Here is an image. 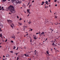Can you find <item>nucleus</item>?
I'll return each mask as SVG.
<instances>
[{"label":"nucleus","mask_w":60,"mask_h":60,"mask_svg":"<svg viewBox=\"0 0 60 60\" xmlns=\"http://www.w3.org/2000/svg\"><path fill=\"white\" fill-rule=\"evenodd\" d=\"M8 9L10 12L12 13H14L16 12V11L15 10V9L13 8V6H12L11 7H8Z\"/></svg>","instance_id":"1"},{"label":"nucleus","mask_w":60,"mask_h":60,"mask_svg":"<svg viewBox=\"0 0 60 60\" xmlns=\"http://www.w3.org/2000/svg\"><path fill=\"white\" fill-rule=\"evenodd\" d=\"M21 3V1H20L19 0H17L16 1V4H20Z\"/></svg>","instance_id":"2"},{"label":"nucleus","mask_w":60,"mask_h":60,"mask_svg":"<svg viewBox=\"0 0 60 60\" xmlns=\"http://www.w3.org/2000/svg\"><path fill=\"white\" fill-rule=\"evenodd\" d=\"M23 56H27V55L26 54H25V55H23V56H23V58H25V57H24Z\"/></svg>","instance_id":"3"},{"label":"nucleus","mask_w":60,"mask_h":60,"mask_svg":"<svg viewBox=\"0 0 60 60\" xmlns=\"http://www.w3.org/2000/svg\"><path fill=\"white\" fill-rule=\"evenodd\" d=\"M7 21L8 22H12V21L10 20H7Z\"/></svg>","instance_id":"4"},{"label":"nucleus","mask_w":60,"mask_h":60,"mask_svg":"<svg viewBox=\"0 0 60 60\" xmlns=\"http://www.w3.org/2000/svg\"><path fill=\"white\" fill-rule=\"evenodd\" d=\"M44 34V32L43 31L42 32V33L41 34V35H40V36H41V34Z\"/></svg>","instance_id":"5"},{"label":"nucleus","mask_w":60,"mask_h":60,"mask_svg":"<svg viewBox=\"0 0 60 60\" xmlns=\"http://www.w3.org/2000/svg\"><path fill=\"white\" fill-rule=\"evenodd\" d=\"M6 57H10V56H9V55L8 54H7L6 55Z\"/></svg>","instance_id":"6"},{"label":"nucleus","mask_w":60,"mask_h":60,"mask_svg":"<svg viewBox=\"0 0 60 60\" xmlns=\"http://www.w3.org/2000/svg\"><path fill=\"white\" fill-rule=\"evenodd\" d=\"M34 38L35 39V40H36L37 39V38H36V36H34Z\"/></svg>","instance_id":"7"},{"label":"nucleus","mask_w":60,"mask_h":60,"mask_svg":"<svg viewBox=\"0 0 60 60\" xmlns=\"http://www.w3.org/2000/svg\"><path fill=\"white\" fill-rule=\"evenodd\" d=\"M16 1V0H11V2L13 3V2H15V1Z\"/></svg>","instance_id":"8"},{"label":"nucleus","mask_w":60,"mask_h":60,"mask_svg":"<svg viewBox=\"0 0 60 60\" xmlns=\"http://www.w3.org/2000/svg\"><path fill=\"white\" fill-rule=\"evenodd\" d=\"M0 37H1V38L3 37V36H2V33L0 34Z\"/></svg>","instance_id":"9"},{"label":"nucleus","mask_w":60,"mask_h":60,"mask_svg":"<svg viewBox=\"0 0 60 60\" xmlns=\"http://www.w3.org/2000/svg\"><path fill=\"white\" fill-rule=\"evenodd\" d=\"M48 1H46L45 2V4H48Z\"/></svg>","instance_id":"10"},{"label":"nucleus","mask_w":60,"mask_h":60,"mask_svg":"<svg viewBox=\"0 0 60 60\" xmlns=\"http://www.w3.org/2000/svg\"><path fill=\"white\" fill-rule=\"evenodd\" d=\"M0 26H1V27H3V25L1 24H0Z\"/></svg>","instance_id":"11"},{"label":"nucleus","mask_w":60,"mask_h":60,"mask_svg":"<svg viewBox=\"0 0 60 60\" xmlns=\"http://www.w3.org/2000/svg\"><path fill=\"white\" fill-rule=\"evenodd\" d=\"M27 11L28 12H29L30 11V9H28Z\"/></svg>","instance_id":"12"},{"label":"nucleus","mask_w":60,"mask_h":60,"mask_svg":"<svg viewBox=\"0 0 60 60\" xmlns=\"http://www.w3.org/2000/svg\"><path fill=\"white\" fill-rule=\"evenodd\" d=\"M34 43L32 42L31 43V45H33L34 44Z\"/></svg>","instance_id":"13"},{"label":"nucleus","mask_w":60,"mask_h":60,"mask_svg":"<svg viewBox=\"0 0 60 60\" xmlns=\"http://www.w3.org/2000/svg\"><path fill=\"white\" fill-rule=\"evenodd\" d=\"M18 24H19L20 26H21V25H22V24L21 23H20L19 22H18Z\"/></svg>","instance_id":"14"},{"label":"nucleus","mask_w":60,"mask_h":60,"mask_svg":"<svg viewBox=\"0 0 60 60\" xmlns=\"http://www.w3.org/2000/svg\"><path fill=\"white\" fill-rule=\"evenodd\" d=\"M42 3L43 4H44L45 3V2L44 1H42Z\"/></svg>","instance_id":"15"},{"label":"nucleus","mask_w":60,"mask_h":60,"mask_svg":"<svg viewBox=\"0 0 60 60\" xmlns=\"http://www.w3.org/2000/svg\"><path fill=\"white\" fill-rule=\"evenodd\" d=\"M46 53L47 54H49V52H48V51H47Z\"/></svg>","instance_id":"16"},{"label":"nucleus","mask_w":60,"mask_h":60,"mask_svg":"<svg viewBox=\"0 0 60 60\" xmlns=\"http://www.w3.org/2000/svg\"><path fill=\"white\" fill-rule=\"evenodd\" d=\"M55 25H58V23H57V22H56V23H55Z\"/></svg>","instance_id":"17"},{"label":"nucleus","mask_w":60,"mask_h":60,"mask_svg":"<svg viewBox=\"0 0 60 60\" xmlns=\"http://www.w3.org/2000/svg\"><path fill=\"white\" fill-rule=\"evenodd\" d=\"M15 48H16V47L14 46L13 48V49H15Z\"/></svg>","instance_id":"18"},{"label":"nucleus","mask_w":60,"mask_h":60,"mask_svg":"<svg viewBox=\"0 0 60 60\" xmlns=\"http://www.w3.org/2000/svg\"><path fill=\"white\" fill-rule=\"evenodd\" d=\"M6 0H3V2H5Z\"/></svg>","instance_id":"19"},{"label":"nucleus","mask_w":60,"mask_h":60,"mask_svg":"<svg viewBox=\"0 0 60 60\" xmlns=\"http://www.w3.org/2000/svg\"><path fill=\"white\" fill-rule=\"evenodd\" d=\"M11 27L13 28V26H12L11 25Z\"/></svg>","instance_id":"20"},{"label":"nucleus","mask_w":60,"mask_h":60,"mask_svg":"<svg viewBox=\"0 0 60 60\" xmlns=\"http://www.w3.org/2000/svg\"><path fill=\"white\" fill-rule=\"evenodd\" d=\"M11 42H12V43H13V41H11Z\"/></svg>","instance_id":"21"},{"label":"nucleus","mask_w":60,"mask_h":60,"mask_svg":"<svg viewBox=\"0 0 60 60\" xmlns=\"http://www.w3.org/2000/svg\"><path fill=\"white\" fill-rule=\"evenodd\" d=\"M22 20V19L20 18L19 19V20Z\"/></svg>","instance_id":"22"},{"label":"nucleus","mask_w":60,"mask_h":60,"mask_svg":"<svg viewBox=\"0 0 60 60\" xmlns=\"http://www.w3.org/2000/svg\"><path fill=\"white\" fill-rule=\"evenodd\" d=\"M57 18V17H56V16H55V19H56Z\"/></svg>","instance_id":"23"},{"label":"nucleus","mask_w":60,"mask_h":60,"mask_svg":"<svg viewBox=\"0 0 60 60\" xmlns=\"http://www.w3.org/2000/svg\"><path fill=\"white\" fill-rule=\"evenodd\" d=\"M18 54V53H15V55H16V56H17V54Z\"/></svg>","instance_id":"24"},{"label":"nucleus","mask_w":60,"mask_h":60,"mask_svg":"<svg viewBox=\"0 0 60 60\" xmlns=\"http://www.w3.org/2000/svg\"><path fill=\"white\" fill-rule=\"evenodd\" d=\"M32 30H33V29H30V31H32Z\"/></svg>","instance_id":"25"},{"label":"nucleus","mask_w":60,"mask_h":60,"mask_svg":"<svg viewBox=\"0 0 60 60\" xmlns=\"http://www.w3.org/2000/svg\"><path fill=\"white\" fill-rule=\"evenodd\" d=\"M10 52H11V53H13V52L12 51H11Z\"/></svg>","instance_id":"26"},{"label":"nucleus","mask_w":60,"mask_h":60,"mask_svg":"<svg viewBox=\"0 0 60 60\" xmlns=\"http://www.w3.org/2000/svg\"><path fill=\"white\" fill-rule=\"evenodd\" d=\"M56 2V0H54V2Z\"/></svg>","instance_id":"27"},{"label":"nucleus","mask_w":60,"mask_h":60,"mask_svg":"<svg viewBox=\"0 0 60 60\" xmlns=\"http://www.w3.org/2000/svg\"><path fill=\"white\" fill-rule=\"evenodd\" d=\"M7 41V39H6V40L5 41V42H6Z\"/></svg>","instance_id":"28"},{"label":"nucleus","mask_w":60,"mask_h":60,"mask_svg":"<svg viewBox=\"0 0 60 60\" xmlns=\"http://www.w3.org/2000/svg\"><path fill=\"white\" fill-rule=\"evenodd\" d=\"M54 45H55V44H54V43H53L52 44V45H53L54 46Z\"/></svg>","instance_id":"29"},{"label":"nucleus","mask_w":60,"mask_h":60,"mask_svg":"<svg viewBox=\"0 0 60 60\" xmlns=\"http://www.w3.org/2000/svg\"><path fill=\"white\" fill-rule=\"evenodd\" d=\"M12 25H13V26H14V25L13 24V23L12 24Z\"/></svg>","instance_id":"30"},{"label":"nucleus","mask_w":60,"mask_h":60,"mask_svg":"<svg viewBox=\"0 0 60 60\" xmlns=\"http://www.w3.org/2000/svg\"><path fill=\"white\" fill-rule=\"evenodd\" d=\"M30 42H31L32 41V39L31 38L30 40Z\"/></svg>","instance_id":"31"},{"label":"nucleus","mask_w":60,"mask_h":60,"mask_svg":"<svg viewBox=\"0 0 60 60\" xmlns=\"http://www.w3.org/2000/svg\"><path fill=\"white\" fill-rule=\"evenodd\" d=\"M48 2H50V0H48Z\"/></svg>","instance_id":"32"},{"label":"nucleus","mask_w":60,"mask_h":60,"mask_svg":"<svg viewBox=\"0 0 60 60\" xmlns=\"http://www.w3.org/2000/svg\"><path fill=\"white\" fill-rule=\"evenodd\" d=\"M29 14H31V13L30 12H28Z\"/></svg>","instance_id":"33"},{"label":"nucleus","mask_w":60,"mask_h":60,"mask_svg":"<svg viewBox=\"0 0 60 60\" xmlns=\"http://www.w3.org/2000/svg\"><path fill=\"white\" fill-rule=\"evenodd\" d=\"M14 37L13 36L12 37V38H14Z\"/></svg>","instance_id":"34"},{"label":"nucleus","mask_w":60,"mask_h":60,"mask_svg":"<svg viewBox=\"0 0 60 60\" xmlns=\"http://www.w3.org/2000/svg\"><path fill=\"white\" fill-rule=\"evenodd\" d=\"M19 59V57H18L17 58V59Z\"/></svg>","instance_id":"35"},{"label":"nucleus","mask_w":60,"mask_h":60,"mask_svg":"<svg viewBox=\"0 0 60 60\" xmlns=\"http://www.w3.org/2000/svg\"><path fill=\"white\" fill-rule=\"evenodd\" d=\"M39 33H36V34H38Z\"/></svg>","instance_id":"36"},{"label":"nucleus","mask_w":60,"mask_h":60,"mask_svg":"<svg viewBox=\"0 0 60 60\" xmlns=\"http://www.w3.org/2000/svg\"><path fill=\"white\" fill-rule=\"evenodd\" d=\"M17 18L19 19V16H17Z\"/></svg>","instance_id":"37"},{"label":"nucleus","mask_w":60,"mask_h":60,"mask_svg":"<svg viewBox=\"0 0 60 60\" xmlns=\"http://www.w3.org/2000/svg\"><path fill=\"white\" fill-rule=\"evenodd\" d=\"M50 30H52V29L51 28H50Z\"/></svg>","instance_id":"38"},{"label":"nucleus","mask_w":60,"mask_h":60,"mask_svg":"<svg viewBox=\"0 0 60 60\" xmlns=\"http://www.w3.org/2000/svg\"><path fill=\"white\" fill-rule=\"evenodd\" d=\"M53 30H52V31H53Z\"/></svg>","instance_id":"39"},{"label":"nucleus","mask_w":60,"mask_h":60,"mask_svg":"<svg viewBox=\"0 0 60 60\" xmlns=\"http://www.w3.org/2000/svg\"><path fill=\"white\" fill-rule=\"evenodd\" d=\"M15 37H14V40H15Z\"/></svg>","instance_id":"40"},{"label":"nucleus","mask_w":60,"mask_h":60,"mask_svg":"<svg viewBox=\"0 0 60 60\" xmlns=\"http://www.w3.org/2000/svg\"><path fill=\"white\" fill-rule=\"evenodd\" d=\"M55 6H57V4H56Z\"/></svg>","instance_id":"41"},{"label":"nucleus","mask_w":60,"mask_h":60,"mask_svg":"<svg viewBox=\"0 0 60 60\" xmlns=\"http://www.w3.org/2000/svg\"><path fill=\"white\" fill-rule=\"evenodd\" d=\"M30 6H31V4H30V6H29V7H30Z\"/></svg>","instance_id":"42"},{"label":"nucleus","mask_w":60,"mask_h":60,"mask_svg":"<svg viewBox=\"0 0 60 60\" xmlns=\"http://www.w3.org/2000/svg\"><path fill=\"white\" fill-rule=\"evenodd\" d=\"M3 57H5V56H3Z\"/></svg>","instance_id":"43"},{"label":"nucleus","mask_w":60,"mask_h":60,"mask_svg":"<svg viewBox=\"0 0 60 60\" xmlns=\"http://www.w3.org/2000/svg\"><path fill=\"white\" fill-rule=\"evenodd\" d=\"M33 2H34V0H33V1H32V3H33Z\"/></svg>","instance_id":"44"},{"label":"nucleus","mask_w":60,"mask_h":60,"mask_svg":"<svg viewBox=\"0 0 60 60\" xmlns=\"http://www.w3.org/2000/svg\"><path fill=\"white\" fill-rule=\"evenodd\" d=\"M0 31H2V30L1 29H0Z\"/></svg>","instance_id":"45"},{"label":"nucleus","mask_w":60,"mask_h":60,"mask_svg":"<svg viewBox=\"0 0 60 60\" xmlns=\"http://www.w3.org/2000/svg\"><path fill=\"white\" fill-rule=\"evenodd\" d=\"M2 9H4V7H2Z\"/></svg>","instance_id":"46"},{"label":"nucleus","mask_w":60,"mask_h":60,"mask_svg":"<svg viewBox=\"0 0 60 60\" xmlns=\"http://www.w3.org/2000/svg\"><path fill=\"white\" fill-rule=\"evenodd\" d=\"M29 59V60H31V59Z\"/></svg>","instance_id":"47"},{"label":"nucleus","mask_w":60,"mask_h":60,"mask_svg":"<svg viewBox=\"0 0 60 60\" xmlns=\"http://www.w3.org/2000/svg\"><path fill=\"white\" fill-rule=\"evenodd\" d=\"M24 48V49H26V47H25Z\"/></svg>","instance_id":"48"},{"label":"nucleus","mask_w":60,"mask_h":60,"mask_svg":"<svg viewBox=\"0 0 60 60\" xmlns=\"http://www.w3.org/2000/svg\"><path fill=\"white\" fill-rule=\"evenodd\" d=\"M50 12L51 13L52 12H51V10H50Z\"/></svg>","instance_id":"49"},{"label":"nucleus","mask_w":60,"mask_h":60,"mask_svg":"<svg viewBox=\"0 0 60 60\" xmlns=\"http://www.w3.org/2000/svg\"><path fill=\"white\" fill-rule=\"evenodd\" d=\"M4 9H2V11H4Z\"/></svg>","instance_id":"50"},{"label":"nucleus","mask_w":60,"mask_h":60,"mask_svg":"<svg viewBox=\"0 0 60 60\" xmlns=\"http://www.w3.org/2000/svg\"><path fill=\"white\" fill-rule=\"evenodd\" d=\"M2 10V8L0 9V10Z\"/></svg>","instance_id":"51"},{"label":"nucleus","mask_w":60,"mask_h":60,"mask_svg":"<svg viewBox=\"0 0 60 60\" xmlns=\"http://www.w3.org/2000/svg\"><path fill=\"white\" fill-rule=\"evenodd\" d=\"M22 0V1H25V0Z\"/></svg>","instance_id":"52"},{"label":"nucleus","mask_w":60,"mask_h":60,"mask_svg":"<svg viewBox=\"0 0 60 60\" xmlns=\"http://www.w3.org/2000/svg\"><path fill=\"white\" fill-rule=\"evenodd\" d=\"M18 47H17V49H16V50H18Z\"/></svg>","instance_id":"53"},{"label":"nucleus","mask_w":60,"mask_h":60,"mask_svg":"<svg viewBox=\"0 0 60 60\" xmlns=\"http://www.w3.org/2000/svg\"><path fill=\"white\" fill-rule=\"evenodd\" d=\"M24 27H27V26H24Z\"/></svg>","instance_id":"54"},{"label":"nucleus","mask_w":60,"mask_h":60,"mask_svg":"<svg viewBox=\"0 0 60 60\" xmlns=\"http://www.w3.org/2000/svg\"><path fill=\"white\" fill-rule=\"evenodd\" d=\"M52 49H51V51H52Z\"/></svg>","instance_id":"55"},{"label":"nucleus","mask_w":60,"mask_h":60,"mask_svg":"<svg viewBox=\"0 0 60 60\" xmlns=\"http://www.w3.org/2000/svg\"><path fill=\"white\" fill-rule=\"evenodd\" d=\"M30 23H31V22H30L29 23V24H30Z\"/></svg>","instance_id":"56"},{"label":"nucleus","mask_w":60,"mask_h":60,"mask_svg":"<svg viewBox=\"0 0 60 60\" xmlns=\"http://www.w3.org/2000/svg\"><path fill=\"white\" fill-rule=\"evenodd\" d=\"M3 60H5V59H4V58H3Z\"/></svg>","instance_id":"57"},{"label":"nucleus","mask_w":60,"mask_h":60,"mask_svg":"<svg viewBox=\"0 0 60 60\" xmlns=\"http://www.w3.org/2000/svg\"><path fill=\"white\" fill-rule=\"evenodd\" d=\"M9 14H11V13H9Z\"/></svg>","instance_id":"58"},{"label":"nucleus","mask_w":60,"mask_h":60,"mask_svg":"<svg viewBox=\"0 0 60 60\" xmlns=\"http://www.w3.org/2000/svg\"><path fill=\"white\" fill-rule=\"evenodd\" d=\"M43 4H41V5H43Z\"/></svg>","instance_id":"59"},{"label":"nucleus","mask_w":60,"mask_h":60,"mask_svg":"<svg viewBox=\"0 0 60 60\" xmlns=\"http://www.w3.org/2000/svg\"><path fill=\"white\" fill-rule=\"evenodd\" d=\"M50 5H49V7H50Z\"/></svg>","instance_id":"60"},{"label":"nucleus","mask_w":60,"mask_h":60,"mask_svg":"<svg viewBox=\"0 0 60 60\" xmlns=\"http://www.w3.org/2000/svg\"><path fill=\"white\" fill-rule=\"evenodd\" d=\"M26 22V21H24V22Z\"/></svg>","instance_id":"61"},{"label":"nucleus","mask_w":60,"mask_h":60,"mask_svg":"<svg viewBox=\"0 0 60 60\" xmlns=\"http://www.w3.org/2000/svg\"><path fill=\"white\" fill-rule=\"evenodd\" d=\"M47 39H48L46 38V40H47Z\"/></svg>","instance_id":"62"},{"label":"nucleus","mask_w":60,"mask_h":60,"mask_svg":"<svg viewBox=\"0 0 60 60\" xmlns=\"http://www.w3.org/2000/svg\"><path fill=\"white\" fill-rule=\"evenodd\" d=\"M57 3H59V2H58V1L57 2Z\"/></svg>","instance_id":"63"},{"label":"nucleus","mask_w":60,"mask_h":60,"mask_svg":"<svg viewBox=\"0 0 60 60\" xmlns=\"http://www.w3.org/2000/svg\"><path fill=\"white\" fill-rule=\"evenodd\" d=\"M1 8V7L0 6V8Z\"/></svg>","instance_id":"64"}]
</instances>
